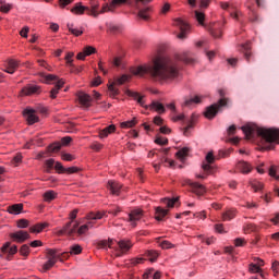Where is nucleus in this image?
Segmentation results:
<instances>
[{"mask_svg":"<svg viewBox=\"0 0 279 279\" xmlns=\"http://www.w3.org/2000/svg\"><path fill=\"white\" fill-rule=\"evenodd\" d=\"M241 130L245 134L247 141H252V138H254V134H257V136H260L265 143H279L278 129H266L254 123H248L242 126Z\"/></svg>","mask_w":279,"mask_h":279,"instance_id":"f03ea898","label":"nucleus"},{"mask_svg":"<svg viewBox=\"0 0 279 279\" xmlns=\"http://www.w3.org/2000/svg\"><path fill=\"white\" fill-rule=\"evenodd\" d=\"M16 69H19V61L14 59H10L7 61L4 72L10 75H14L16 73Z\"/></svg>","mask_w":279,"mask_h":279,"instance_id":"6ab92c4d","label":"nucleus"},{"mask_svg":"<svg viewBox=\"0 0 279 279\" xmlns=\"http://www.w3.org/2000/svg\"><path fill=\"white\" fill-rule=\"evenodd\" d=\"M228 106V98H221L217 104H214L206 108L205 117L206 119H215L217 112H221V108Z\"/></svg>","mask_w":279,"mask_h":279,"instance_id":"0eeeda50","label":"nucleus"},{"mask_svg":"<svg viewBox=\"0 0 279 279\" xmlns=\"http://www.w3.org/2000/svg\"><path fill=\"white\" fill-rule=\"evenodd\" d=\"M149 8H145L138 11V19L142 21H149Z\"/></svg>","mask_w":279,"mask_h":279,"instance_id":"58836bf2","label":"nucleus"},{"mask_svg":"<svg viewBox=\"0 0 279 279\" xmlns=\"http://www.w3.org/2000/svg\"><path fill=\"white\" fill-rule=\"evenodd\" d=\"M56 197H58V193H56L53 190H49L44 194V202H53Z\"/></svg>","mask_w":279,"mask_h":279,"instance_id":"72a5a7b5","label":"nucleus"},{"mask_svg":"<svg viewBox=\"0 0 279 279\" xmlns=\"http://www.w3.org/2000/svg\"><path fill=\"white\" fill-rule=\"evenodd\" d=\"M134 244L130 240H114L109 239V250H113L114 256L118 258L128 254L129 250H132Z\"/></svg>","mask_w":279,"mask_h":279,"instance_id":"7ed1b4c3","label":"nucleus"},{"mask_svg":"<svg viewBox=\"0 0 279 279\" xmlns=\"http://www.w3.org/2000/svg\"><path fill=\"white\" fill-rule=\"evenodd\" d=\"M116 130H117V126L111 124L99 132V137L108 138L109 134H113V132H116Z\"/></svg>","mask_w":279,"mask_h":279,"instance_id":"a878e982","label":"nucleus"},{"mask_svg":"<svg viewBox=\"0 0 279 279\" xmlns=\"http://www.w3.org/2000/svg\"><path fill=\"white\" fill-rule=\"evenodd\" d=\"M119 213H121V207H119V206L108 210V214L113 215V217H117V215H119Z\"/></svg>","mask_w":279,"mask_h":279,"instance_id":"680f3d73","label":"nucleus"},{"mask_svg":"<svg viewBox=\"0 0 279 279\" xmlns=\"http://www.w3.org/2000/svg\"><path fill=\"white\" fill-rule=\"evenodd\" d=\"M97 49H95L93 46H86L82 52H78L76 58L77 60H85L86 56H93V53H96Z\"/></svg>","mask_w":279,"mask_h":279,"instance_id":"4be33fe9","label":"nucleus"},{"mask_svg":"<svg viewBox=\"0 0 279 279\" xmlns=\"http://www.w3.org/2000/svg\"><path fill=\"white\" fill-rule=\"evenodd\" d=\"M195 19L198 21L199 25H204L205 15L203 12L195 11Z\"/></svg>","mask_w":279,"mask_h":279,"instance_id":"49530a36","label":"nucleus"},{"mask_svg":"<svg viewBox=\"0 0 279 279\" xmlns=\"http://www.w3.org/2000/svg\"><path fill=\"white\" fill-rule=\"evenodd\" d=\"M205 161L203 162L202 167L204 171H207V173H210L213 171V165L215 162V155L213 154V151H209L206 157H205Z\"/></svg>","mask_w":279,"mask_h":279,"instance_id":"dca6fc26","label":"nucleus"},{"mask_svg":"<svg viewBox=\"0 0 279 279\" xmlns=\"http://www.w3.org/2000/svg\"><path fill=\"white\" fill-rule=\"evenodd\" d=\"M147 256L150 258V263H156V258H158V252L156 251H148Z\"/></svg>","mask_w":279,"mask_h":279,"instance_id":"864d4df0","label":"nucleus"},{"mask_svg":"<svg viewBox=\"0 0 279 279\" xmlns=\"http://www.w3.org/2000/svg\"><path fill=\"white\" fill-rule=\"evenodd\" d=\"M72 2L73 0H59V7L64 9L66 5H71Z\"/></svg>","mask_w":279,"mask_h":279,"instance_id":"0e129e2a","label":"nucleus"},{"mask_svg":"<svg viewBox=\"0 0 279 279\" xmlns=\"http://www.w3.org/2000/svg\"><path fill=\"white\" fill-rule=\"evenodd\" d=\"M120 125L123 130H128V128H134V125H136V118H133L131 121L122 122Z\"/></svg>","mask_w":279,"mask_h":279,"instance_id":"a19ab883","label":"nucleus"},{"mask_svg":"<svg viewBox=\"0 0 279 279\" xmlns=\"http://www.w3.org/2000/svg\"><path fill=\"white\" fill-rule=\"evenodd\" d=\"M23 210V204H14L8 207L10 215H20Z\"/></svg>","mask_w":279,"mask_h":279,"instance_id":"7c9ffc66","label":"nucleus"},{"mask_svg":"<svg viewBox=\"0 0 279 279\" xmlns=\"http://www.w3.org/2000/svg\"><path fill=\"white\" fill-rule=\"evenodd\" d=\"M155 143L156 145H169V140L161 136H157Z\"/></svg>","mask_w":279,"mask_h":279,"instance_id":"8fccbe9b","label":"nucleus"},{"mask_svg":"<svg viewBox=\"0 0 279 279\" xmlns=\"http://www.w3.org/2000/svg\"><path fill=\"white\" fill-rule=\"evenodd\" d=\"M98 247H100L101 250H106V247H110V240L106 241V240H101L97 243Z\"/></svg>","mask_w":279,"mask_h":279,"instance_id":"6e6d98bb","label":"nucleus"},{"mask_svg":"<svg viewBox=\"0 0 279 279\" xmlns=\"http://www.w3.org/2000/svg\"><path fill=\"white\" fill-rule=\"evenodd\" d=\"M40 77L44 84H52V82H56L54 87L50 90V98L56 99L58 97V93H60V89L64 86L65 82L53 74L40 73Z\"/></svg>","mask_w":279,"mask_h":279,"instance_id":"39448f33","label":"nucleus"},{"mask_svg":"<svg viewBox=\"0 0 279 279\" xmlns=\"http://www.w3.org/2000/svg\"><path fill=\"white\" fill-rule=\"evenodd\" d=\"M45 228H49V223L47 222H39L33 227L29 228V231L33 233H40Z\"/></svg>","mask_w":279,"mask_h":279,"instance_id":"cd10ccee","label":"nucleus"},{"mask_svg":"<svg viewBox=\"0 0 279 279\" xmlns=\"http://www.w3.org/2000/svg\"><path fill=\"white\" fill-rule=\"evenodd\" d=\"M126 95L129 97H132V99H134L135 101H137V104H140V106L145 107V100H143V96H141V94H138L137 92H132V90L128 89Z\"/></svg>","mask_w":279,"mask_h":279,"instance_id":"393cba45","label":"nucleus"},{"mask_svg":"<svg viewBox=\"0 0 279 279\" xmlns=\"http://www.w3.org/2000/svg\"><path fill=\"white\" fill-rule=\"evenodd\" d=\"M189 151H191V148L183 147L179 151H177L175 156L179 158V160H184L186 156H189Z\"/></svg>","mask_w":279,"mask_h":279,"instance_id":"4c0bfd02","label":"nucleus"},{"mask_svg":"<svg viewBox=\"0 0 279 279\" xmlns=\"http://www.w3.org/2000/svg\"><path fill=\"white\" fill-rule=\"evenodd\" d=\"M193 104H202V96H195L193 98H185L183 106L191 108Z\"/></svg>","mask_w":279,"mask_h":279,"instance_id":"c756f323","label":"nucleus"},{"mask_svg":"<svg viewBox=\"0 0 279 279\" xmlns=\"http://www.w3.org/2000/svg\"><path fill=\"white\" fill-rule=\"evenodd\" d=\"M143 219V210L134 209L129 214L128 221L131 222L133 228H136V221H141Z\"/></svg>","mask_w":279,"mask_h":279,"instance_id":"4468645a","label":"nucleus"},{"mask_svg":"<svg viewBox=\"0 0 279 279\" xmlns=\"http://www.w3.org/2000/svg\"><path fill=\"white\" fill-rule=\"evenodd\" d=\"M174 25H175V27H179V29L181 32L178 35V38L180 40H184L186 38V32H189V29H190L189 23H186V21L182 20L181 17H178L174 20Z\"/></svg>","mask_w":279,"mask_h":279,"instance_id":"9d476101","label":"nucleus"},{"mask_svg":"<svg viewBox=\"0 0 279 279\" xmlns=\"http://www.w3.org/2000/svg\"><path fill=\"white\" fill-rule=\"evenodd\" d=\"M77 171H80V168L77 167H70V168H65L64 173H77Z\"/></svg>","mask_w":279,"mask_h":279,"instance_id":"774afa93","label":"nucleus"},{"mask_svg":"<svg viewBox=\"0 0 279 279\" xmlns=\"http://www.w3.org/2000/svg\"><path fill=\"white\" fill-rule=\"evenodd\" d=\"M251 49H252V47L250 46V43L243 44L241 46V51L244 54L246 62H250V58H252Z\"/></svg>","mask_w":279,"mask_h":279,"instance_id":"bb28decb","label":"nucleus"},{"mask_svg":"<svg viewBox=\"0 0 279 279\" xmlns=\"http://www.w3.org/2000/svg\"><path fill=\"white\" fill-rule=\"evenodd\" d=\"M222 221H232L236 217V210L234 208H229L221 215Z\"/></svg>","mask_w":279,"mask_h":279,"instance_id":"b1692460","label":"nucleus"},{"mask_svg":"<svg viewBox=\"0 0 279 279\" xmlns=\"http://www.w3.org/2000/svg\"><path fill=\"white\" fill-rule=\"evenodd\" d=\"M10 10H12V4H10V3H4V4L0 5V12H3L4 14H8V12H10Z\"/></svg>","mask_w":279,"mask_h":279,"instance_id":"603ef678","label":"nucleus"},{"mask_svg":"<svg viewBox=\"0 0 279 279\" xmlns=\"http://www.w3.org/2000/svg\"><path fill=\"white\" fill-rule=\"evenodd\" d=\"M248 270L251 274H260L263 271V269H260V267H258L256 264H250Z\"/></svg>","mask_w":279,"mask_h":279,"instance_id":"a18cd8bd","label":"nucleus"},{"mask_svg":"<svg viewBox=\"0 0 279 279\" xmlns=\"http://www.w3.org/2000/svg\"><path fill=\"white\" fill-rule=\"evenodd\" d=\"M68 29L70 33H72L74 36H82L84 34L83 31H80L78 28H74L73 24H68Z\"/></svg>","mask_w":279,"mask_h":279,"instance_id":"79ce46f5","label":"nucleus"},{"mask_svg":"<svg viewBox=\"0 0 279 279\" xmlns=\"http://www.w3.org/2000/svg\"><path fill=\"white\" fill-rule=\"evenodd\" d=\"M22 96L40 95V86L27 85L21 90Z\"/></svg>","mask_w":279,"mask_h":279,"instance_id":"2eb2a0df","label":"nucleus"},{"mask_svg":"<svg viewBox=\"0 0 279 279\" xmlns=\"http://www.w3.org/2000/svg\"><path fill=\"white\" fill-rule=\"evenodd\" d=\"M29 226V220L20 219L17 220V228H27Z\"/></svg>","mask_w":279,"mask_h":279,"instance_id":"4d7b16f0","label":"nucleus"},{"mask_svg":"<svg viewBox=\"0 0 279 279\" xmlns=\"http://www.w3.org/2000/svg\"><path fill=\"white\" fill-rule=\"evenodd\" d=\"M130 80H132V76L130 75H122L119 78L116 80V82L111 85H109V96L110 97H117V95H119V89L117 87H114V84H117L118 86H123V84H125V82H130Z\"/></svg>","mask_w":279,"mask_h":279,"instance_id":"6e6552de","label":"nucleus"},{"mask_svg":"<svg viewBox=\"0 0 279 279\" xmlns=\"http://www.w3.org/2000/svg\"><path fill=\"white\" fill-rule=\"evenodd\" d=\"M107 187L109 191H111L112 195H119L121 193V189H123V185L117 181H108Z\"/></svg>","mask_w":279,"mask_h":279,"instance_id":"aec40b11","label":"nucleus"},{"mask_svg":"<svg viewBox=\"0 0 279 279\" xmlns=\"http://www.w3.org/2000/svg\"><path fill=\"white\" fill-rule=\"evenodd\" d=\"M70 254H82V246L80 244H75L73 246L70 247Z\"/></svg>","mask_w":279,"mask_h":279,"instance_id":"c03bdc74","label":"nucleus"},{"mask_svg":"<svg viewBox=\"0 0 279 279\" xmlns=\"http://www.w3.org/2000/svg\"><path fill=\"white\" fill-rule=\"evenodd\" d=\"M123 3H128V0H112L110 5L102 8L100 14H104V12H114V8H117V5H123Z\"/></svg>","mask_w":279,"mask_h":279,"instance_id":"412c9836","label":"nucleus"},{"mask_svg":"<svg viewBox=\"0 0 279 279\" xmlns=\"http://www.w3.org/2000/svg\"><path fill=\"white\" fill-rule=\"evenodd\" d=\"M220 8H222V10H234V7L230 5V2H221Z\"/></svg>","mask_w":279,"mask_h":279,"instance_id":"338daca9","label":"nucleus"},{"mask_svg":"<svg viewBox=\"0 0 279 279\" xmlns=\"http://www.w3.org/2000/svg\"><path fill=\"white\" fill-rule=\"evenodd\" d=\"M71 141H73V138L71 136L62 137L61 138V144H60V142H56V143L51 144L48 147V151L50 154H56V151H58L59 149H62V145L66 146V145H69L71 143Z\"/></svg>","mask_w":279,"mask_h":279,"instance_id":"9b49d317","label":"nucleus"},{"mask_svg":"<svg viewBox=\"0 0 279 279\" xmlns=\"http://www.w3.org/2000/svg\"><path fill=\"white\" fill-rule=\"evenodd\" d=\"M46 254H47L48 260H54L58 263V260L60 258V255H58V250L48 248Z\"/></svg>","mask_w":279,"mask_h":279,"instance_id":"2f4dec72","label":"nucleus"},{"mask_svg":"<svg viewBox=\"0 0 279 279\" xmlns=\"http://www.w3.org/2000/svg\"><path fill=\"white\" fill-rule=\"evenodd\" d=\"M97 10H99V5H94L90 10L78 2L71 9V12L72 14H76L78 16H82V14L87 12L89 16H94V19H97L99 16V12Z\"/></svg>","mask_w":279,"mask_h":279,"instance_id":"423d86ee","label":"nucleus"},{"mask_svg":"<svg viewBox=\"0 0 279 279\" xmlns=\"http://www.w3.org/2000/svg\"><path fill=\"white\" fill-rule=\"evenodd\" d=\"M180 201L179 197L175 198H162L161 202L162 204H166L167 208H173V206H175V204H178V202Z\"/></svg>","mask_w":279,"mask_h":279,"instance_id":"e433bc0d","label":"nucleus"},{"mask_svg":"<svg viewBox=\"0 0 279 279\" xmlns=\"http://www.w3.org/2000/svg\"><path fill=\"white\" fill-rule=\"evenodd\" d=\"M180 61L185 64H193L195 58L191 51L183 52L180 54L179 59L156 57L148 64L131 68L130 72L137 77L148 75L149 78L157 84H169L180 76Z\"/></svg>","mask_w":279,"mask_h":279,"instance_id":"f257e3e1","label":"nucleus"},{"mask_svg":"<svg viewBox=\"0 0 279 279\" xmlns=\"http://www.w3.org/2000/svg\"><path fill=\"white\" fill-rule=\"evenodd\" d=\"M210 34L214 38H221V29L210 28Z\"/></svg>","mask_w":279,"mask_h":279,"instance_id":"052dcab7","label":"nucleus"},{"mask_svg":"<svg viewBox=\"0 0 279 279\" xmlns=\"http://www.w3.org/2000/svg\"><path fill=\"white\" fill-rule=\"evenodd\" d=\"M107 211L102 210V211H90L89 214H87L85 216V218H83V221L86 220L87 222L81 227H78L77 229V234L80 236H82V234H86V232H88L89 228H93V226H95V221L99 220V219H104V217H108L106 215Z\"/></svg>","mask_w":279,"mask_h":279,"instance_id":"20e7f679","label":"nucleus"},{"mask_svg":"<svg viewBox=\"0 0 279 279\" xmlns=\"http://www.w3.org/2000/svg\"><path fill=\"white\" fill-rule=\"evenodd\" d=\"M54 169L56 171H59V173H64V171H66V168H64L60 161L56 162Z\"/></svg>","mask_w":279,"mask_h":279,"instance_id":"13d9d810","label":"nucleus"},{"mask_svg":"<svg viewBox=\"0 0 279 279\" xmlns=\"http://www.w3.org/2000/svg\"><path fill=\"white\" fill-rule=\"evenodd\" d=\"M78 229L80 221H69L61 230H59V234H68V236H73V234H77Z\"/></svg>","mask_w":279,"mask_h":279,"instance_id":"1a4fd4ad","label":"nucleus"},{"mask_svg":"<svg viewBox=\"0 0 279 279\" xmlns=\"http://www.w3.org/2000/svg\"><path fill=\"white\" fill-rule=\"evenodd\" d=\"M167 215H169V210L163 209L162 207H156L155 219L157 221H162V219H165V217H167Z\"/></svg>","mask_w":279,"mask_h":279,"instance_id":"c85d7f7f","label":"nucleus"},{"mask_svg":"<svg viewBox=\"0 0 279 279\" xmlns=\"http://www.w3.org/2000/svg\"><path fill=\"white\" fill-rule=\"evenodd\" d=\"M189 185L196 195H204L206 193V187L197 182H189Z\"/></svg>","mask_w":279,"mask_h":279,"instance_id":"5701e85b","label":"nucleus"},{"mask_svg":"<svg viewBox=\"0 0 279 279\" xmlns=\"http://www.w3.org/2000/svg\"><path fill=\"white\" fill-rule=\"evenodd\" d=\"M251 186L255 191V193H258V191L264 189L265 185L263 184V182H260L258 180H253V181H251Z\"/></svg>","mask_w":279,"mask_h":279,"instance_id":"ea45409f","label":"nucleus"},{"mask_svg":"<svg viewBox=\"0 0 279 279\" xmlns=\"http://www.w3.org/2000/svg\"><path fill=\"white\" fill-rule=\"evenodd\" d=\"M62 160H65L66 162H71L73 160H75V157H73V155L69 154V153H63L61 155Z\"/></svg>","mask_w":279,"mask_h":279,"instance_id":"5fc2aeb1","label":"nucleus"},{"mask_svg":"<svg viewBox=\"0 0 279 279\" xmlns=\"http://www.w3.org/2000/svg\"><path fill=\"white\" fill-rule=\"evenodd\" d=\"M20 254L22 256H29V245L27 244L22 245L20 248Z\"/></svg>","mask_w":279,"mask_h":279,"instance_id":"09e8293b","label":"nucleus"},{"mask_svg":"<svg viewBox=\"0 0 279 279\" xmlns=\"http://www.w3.org/2000/svg\"><path fill=\"white\" fill-rule=\"evenodd\" d=\"M159 245L161 246V250H171V247H173V244L167 240L159 242Z\"/></svg>","mask_w":279,"mask_h":279,"instance_id":"3c124183","label":"nucleus"},{"mask_svg":"<svg viewBox=\"0 0 279 279\" xmlns=\"http://www.w3.org/2000/svg\"><path fill=\"white\" fill-rule=\"evenodd\" d=\"M238 169H240L242 173H250V171H252V166L248 162L240 161L238 162Z\"/></svg>","mask_w":279,"mask_h":279,"instance_id":"f704fd0d","label":"nucleus"},{"mask_svg":"<svg viewBox=\"0 0 279 279\" xmlns=\"http://www.w3.org/2000/svg\"><path fill=\"white\" fill-rule=\"evenodd\" d=\"M75 56V53L73 52H68L65 56V60H66V64H69L70 66H73V57Z\"/></svg>","mask_w":279,"mask_h":279,"instance_id":"bf43d9fd","label":"nucleus"},{"mask_svg":"<svg viewBox=\"0 0 279 279\" xmlns=\"http://www.w3.org/2000/svg\"><path fill=\"white\" fill-rule=\"evenodd\" d=\"M11 239H14L17 243H25L29 239V233L27 231H16L10 234Z\"/></svg>","mask_w":279,"mask_h":279,"instance_id":"f3484780","label":"nucleus"},{"mask_svg":"<svg viewBox=\"0 0 279 279\" xmlns=\"http://www.w3.org/2000/svg\"><path fill=\"white\" fill-rule=\"evenodd\" d=\"M150 110H156V112H158L159 114H163V112H165V105H162L159 101H153L150 104Z\"/></svg>","mask_w":279,"mask_h":279,"instance_id":"473e14b6","label":"nucleus"},{"mask_svg":"<svg viewBox=\"0 0 279 279\" xmlns=\"http://www.w3.org/2000/svg\"><path fill=\"white\" fill-rule=\"evenodd\" d=\"M269 175L270 178H275V180H279V175L276 174V166L269 168Z\"/></svg>","mask_w":279,"mask_h":279,"instance_id":"e2e57ef3","label":"nucleus"},{"mask_svg":"<svg viewBox=\"0 0 279 279\" xmlns=\"http://www.w3.org/2000/svg\"><path fill=\"white\" fill-rule=\"evenodd\" d=\"M196 119H197V116H195V113H193L191 117V120H189L187 126L183 130L184 136H189V130H192V128H194Z\"/></svg>","mask_w":279,"mask_h":279,"instance_id":"c9c22d12","label":"nucleus"},{"mask_svg":"<svg viewBox=\"0 0 279 279\" xmlns=\"http://www.w3.org/2000/svg\"><path fill=\"white\" fill-rule=\"evenodd\" d=\"M121 29H123L121 25L109 24V31L112 32V34H118V32H121Z\"/></svg>","mask_w":279,"mask_h":279,"instance_id":"de8ad7c7","label":"nucleus"},{"mask_svg":"<svg viewBox=\"0 0 279 279\" xmlns=\"http://www.w3.org/2000/svg\"><path fill=\"white\" fill-rule=\"evenodd\" d=\"M10 242H7L2 247H1V252L2 254H7V258L8 260H10L11 256H14V254H16V252H19V248L16 247V245H13L10 247Z\"/></svg>","mask_w":279,"mask_h":279,"instance_id":"a211bd4d","label":"nucleus"},{"mask_svg":"<svg viewBox=\"0 0 279 279\" xmlns=\"http://www.w3.org/2000/svg\"><path fill=\"white\" fill-rule=\"evenodd\" d=\"M234 245H235V247H243V245H245V240L238 238L234 240Z\"/></svg>","mask_w":279,"mask_h":279,"instance_id":"69168bd1","label":"nucleus"},{"mask_svg":"<svg viewBox=\"0 0 279 279\" xmlns=\"http://www.w3.org/2000/svg\"><path fill=\"white\" fill-rule=\"evenodd\" d=\"M77 99L83 108H90V104L93 101V98L90 97V95L84 92H78Z\"/></svg>","mask_w":279,"mask_h":279,"instance_id":"ddd939ff","label":"nucleus"},{"mask_svg":"<svg viewBox=\"0 0 279 279\" xmlns=\"http://www.w3.org/2000/svg\"><path fill=\"white\" fill-rule=\"evenodd\" d=\"M23 116L26 119L28 125H34V123H38L40 121L38 116H36V110L34 109L26 108L23 111Z\"/></svg>","mask_w":279,"mask_h":279,"instance_id":"f8f14e48","label":"nucleus"},{"mask_svg":"<svg viewBox=\"0 0 279 279\" xmlns=\"http://www.w3.org/2000/svg\"><path fill=\"white\" fill-rule=\"evenodd\" d=\"M56 263H58V262L52 260V259H48V260L44 264V266H43L44 271H49V269H51V267H53V266L56 265Z\"/></svg>","mask_w":279,"mask_h":279,"instance_id":"37998d69","label":"nucleus"}]
</instances>
